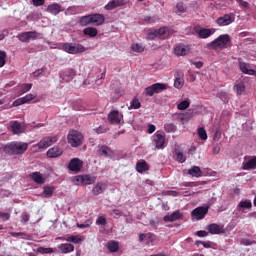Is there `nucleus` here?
<instances>
[{"label":"nucleus","instance_id":"58836bf2","mask_svg":"<svg viewBox=\"0 0 256 256\" xmlns=\"http://www.w3.org/2000/svg\"><path fill=\"white\" fill-rule=\"evenodd\" d=\"M175 155H176V161H178V163H185L186 161V156L183 154V152L176 148L175 149Z\"/></svg>","mask_w":256,"mask_h":256},{"label":"nucleus","instance_id":"338daca9","mask_svg":"<svg viewBox=\"0 0 256 256\" xmlns=\"http://www.w3.org/2000/svg\"><path fill=\"white\" fill-rule=\"evenodd\" d=\"M45 0H33V5L35 7H41L42 5H44Z\"/></svg>","mask_w":256,"mask_h":256},{"label":"nucleus","instance_id":"f03ea898","mask_svg":"<svg viewBox=\"0 0 256 256\" xmlns=\"http://www.w3.org/2000/svg\"><path fill=\"white\" fill-rule=\"evenodd\" d=\"M62 50L68 54L76 55L81 54L86 51V48L82 44H73V43H63Z\"/></svg>","mask_w":256,"mask_h":256},{"label":"nucleus","instance_id":"0e129e2a","mask_svg":"<svg viewBox=\"0 0 256 256\" xmlns=\"http://www.w3.org/2000/svg\"><path fill=\"white\" fill-rule=\"evenodd\" d=\"M23 104H25V101L22 97V98H19V99L15 100L14 103H13V106L17 107V106H20V105H23Z\"/></svg>","mask_w":256,"mask_h":256},{"label":"nucleus","instance_id":"4468645a","mask_svg":"<svg viewBox=\"0 0 256 256\" xmlns=\"http://www.w3.org/2000/svg\"><path fill=\"white\" fill-rule=\"evenodd\" d=\"M123 5H125L124 0H112L104 6V9L106 11H113V9H117V7H123Z\"/></svg>","mask_w":256,"mask_h":256},{"label":"nucleus","instance_id":"423d86ee","mask_svg":"<svg viewBox=\"0 0 256 256\" xmlns=\"http://www.w3.org/2000/svg\"><path fill=\"white\" fill-rule=\"evenodd\" d=\"M76 76V71L73 68H68L66 70L60 71L59 72V77L69 83L70 81H72L74 79V77Z\"/></svg>","mask_w":256,"mask_h":256},{"label":"nucleus","instance_id":"6e6d98bb","mask_svg":"<svg viewBox=\"0 0 256 256\" xmlns=\"http://www.w3.org/2000/svg\"><path fill=\"white\" fill-rule=\"evenodd\" d=\"M67 241L71 243L79 244L81 243V238H78V236H69Z\"/></svg>","mask_w":256,"mask_h":256},{"label":"nucleus","instance_id":"a18cd8bd","mask_svg":"<svg viewBox=\"0 0 256 256\" xmlns=\"http://www.w3.org/2000/svg\"><path fill=\"white\" fill-rule=\"evenodd\" d=\"M7 59V52L0 50V68L5 66Z\"/></svg>","mask_w":256,"mask_h":256},{"label":"nucleus","instance_id":"603ef678","mask_svg":"<svg viewBox=\"0 0 256 256\" xmlns=\"http://www.w3.org/2000/svg\"><path fill=\"white\" fill-rule=\"evenodd\" d=\"M110 216L115 219H119L122 216V212L119 209H114L110 212Z\"/></svg>","mask_w":256,"mask_h":256},{"label":"nucleus","instance_id":"a878e982","mask_svg":"<svg viewBox=\"0 0 256 256\" xmlns=\"http://www.w3.org/2000/svg\"><path fill=\"white\" fill-rule=\"evenodd\" d=\"M6 155H17L16 142L8 143L3 148Z\"/></svg>","mask_w":256,"mask_h":256},{"label":"nucleus","instance_id":"9d476101","mask_svg":"<svg viewBox=\"0 0 256 256\" xmlns=\"http://www.w3.org/2000/svg\"><path fill=\"white\" fill-rule=\"evenodd\" d=\"M183 217H184L183 213L180 212L179 210H176L171 214L165 215L163 217V221L166 223L175 222V221L183 219Z\"/></svg>","mask_w":256,"mask_h":256},{"label":"nucleus","instance_id":"473e14b6","mask_svg":"<svg viewBox=\"0 0 256 256\" xmlns=\"http://www.w3.org/2000/svg\"><path fill=\"white\" fill-rule=\"evenodd\" d=\"M238 209H240V211L243 212V209H247V210H251L252 209V202L249 199H245L240 201V203H238Z\"/></svg>","mask_w":256,"mask_h":256},{"label":"nucleus","instance_id":"2f4dec72","mask_svg":"<svg viewBox=\"0 0 256 256\" xmlns=\"http://www.w3.org/2000/svg\"><path fill=\"white\" fill-rule=\"evenodd\" d=\"M78 24H80V27H87L92 23V20H91V15H86V16H82L80 17V19L78 20Z\"/></svg>","mask_w":256,"mask_h":256},{"label":"nucleus","instance_id":"4d7b16f0","mask_svg":"<svg viewBox=\"0 0 256 256\" xmlns=\"http://www.w3.org/2000/svg\"><path fill=\"white\" fill-rule=\"evenodd\" d=\"M28 40H35L38 37V33L36 31H28L27 32Z\"/></svg>","mask_w":256,"mask_h":256},{"label":"nucleus","instance_id":"4c0bfd02","mask_svg":"<svg viewBox=\"0 0 256 256\" xmlns=\"http://www.w3.org/2000/svg\"><path fill=\"white\" fill-rule=\"evenodd\" d=\"M154 92L156 94H159L165 90H167V84H161V82H157L156 84H153Z\"/></svg>","mask_w":256,"mask_h":256},{"label":"nucleus","instance_id":"ea45409f","mask_svg":"<svg viewBox=\"0 0 256 256\" xmlns=\"http://www.w3.org/2000/svg\"><path fill=\"white\" fill-rule=\"evenodd\" d=\"M131 50L136 53H142L145 51V47L140 43H134L131 45Z\"/></svg>","mask_w":256,"mask_h":256},{"label":"nucleus","instance_id":"412c9836","mask_svg":"<svg viewBox=\"0 0 256 256\" xmlns=\"http://www.w3.org/2000/svg\"><path fill=\"white\" fill-rule=\"evenodd\" d=\"M90 18L92 21V24H94L95 26H101L105 23V17L103 14H90Z\"/></svg>","mask_w":256,"mask_h":256},{"label":"nucleus","instance_id":"7c9ffc66","mask_svg":"<svg viewBox=\"0 0 256 256\" xmlns=\"http://www.w3.org/2000/svg\"><path fill=\"white\" fill-rule=\"evenodd\" d=\"M188 174L194 178H200L202 177V170L199 166H193L188 170Z\"/></svg>","mask_w":256,"mask_h":256},{"label":"nucleus","instance_id":"e433bc0d","mask_svg":"<svg viewBox=\"0 0 256 256\" xmlns=\"http://www.w3.org/2000/svg\"><path fill=\"white\" fill-rule=\"evenodd\" d=\"M107 248L109 252L115 253L119 251V242L112 240L111 242L107 243Z\"/></svg>","mask_w":256,"mask_h":256},{"label":"nucleus","instance_id":"de8ad7c7","mask_svg":"<svg viewBox=\"0 0 256 256\" xmlns=\"http://www.w3.org/2000/svg\"><path fill=\"white\" fill-rule=\"evenodd\" d=\"M32 88V84H21L20 86V94H25L29 92Z\"/></svg>","mask_w":256,"mask_h":256},{"label":"nucleus","instance_id":"49530a36","mask_svg":"<svg viewBox=\"0 0 256 256\" xmlns=\"http://www.w3.org/2000/svg\"><path fill=\"white\" fill-rule=\"evenodd\" d=\"M18 40H20L22 43H29L28 33L23 32L21 34L17 35Z\"/></svg>","mask_w":256,"mask_h":256},{"label":"nucleus","instance_id":"5701e85b","mask_svg":"<svg viewBox=\"0 0 256 256\" xmlns=\"http://www.w3.org/2000/svg\"><path fill=\"white\" fill-rule=\"evenodd\" d=\"M154 142L156 144V149L165 148V136H163V134L157 133L154 135Z\"/></svg>","mask_w":256,"mask_h":256},{"label":"nucleus","instance_id":"bf43d9fd","mask_svg":"<svg viewBox=\"0 0 256 256\" xmlns=\"http://www.w3.org/2000/svg\"><path fill=\"white\" fill-rule=\"evenodd\" d=\"M46 70V67L37 69L33 72V76L34 77H40L42 75V73Z\"/></svg>","mask_w":256,"mask_h":256},{"label":"nucleus","instance_id":"f8f14e48","mask_svg":"<svg viewBox=\"0 0 256 256\" xmlns=\"http://www.w3.org/2000/svg\"><path fill=\"white\" fill-rule=\"evenodd\" d=\"M207 229L209 231L210 234L212 235H220V234H224L225 230H224V226L217 224V223H211L207 226Z\"/></svg>","mask_w":256,"mask_h":256},{"label":"nucleus","instance_id":"bb28decb","mask_svg":"<svg viewBox=\"0 0 256 256\" xmlns=\"http://www.w3.org/2000/svg\"><path fill=\"white\" fill-rule=\"evenodd\" d=\"M240 70L246 75L254 76L256 74V70L249 68V65L245 62H240Z\"/></svg>","mask_w":256,"mask_h":256},{"label":"nucleus","instance_id":"f3484780","mask_svg":"<svg viewBox=\"0 0 256 256\" xmlns=\"http://www.w3.org/2000/svg\"><path fill=\"white\" fill-rule=\"evenodd\" d=\"M242 170H256V156H252L247 162L242 163Z\"/></svg>","mask_w":256,"mask_h":256},{"label":"nucleus","instance_id":"1a4fd4ad","mask_svg":"<svg viewBox=\"0 0 256 256\" xmlns=\"http://www.w3.org/2000/svg\"><path fill=\"white\" fill-rule=\"evenodd\" d=\"M123 119V115L119 111L113 110L108 114V121L111 124L120 125Z\"/></svg>","mask_w":256,"mask_h":256},{"label":"nucleus","instance_id":"6ab92c4d","mask_svg":"<svg viewBox=\"0 0 256 256\" xmlns=\"http://www.w3.org/2000/svg\"><path fill=\"white\" fill-rule=\"evenodd\" d=\"M184 85V73L182 71H177L175 73L174 87L181 89Z\"/></svg>","mask_w":256,"mask_h":256},{"label":"nucleus","instance_id":"774afa93","mask_svg":"<svg viewBox=\"0 0 256 256\" xmlns=\"http://www.w3.org/2000/svg\"><path fill=\"white\" fill-rule=\"evenodd\" d=\"M31 150H32V152L36 153V152H39L40 150H42V148L39 146V143H38V144L33 145Z\"/></svg>","mask_w":256,"mask_h":256},{"label":"nucleus","instance_id":"f704fd0d","mask_svg":"<svg viewBox=\"0 0 256 256\" xmlns=\"http://www.w3.org/2000/svg\"><path fill=\"white\" fill-rule=\"evenodd\" d=\"M246 90V86L244 82H238V84H234V92L236 95H242Z\"/></svg>","mask_w":256,"mask_h":256},{"label":"nucleus","instance_id":"5fc2aeb1","mask_svg":"<svg viewBox=\"0 0 256 256\" xmlns=\"http://www.w3.org/2000/svg\"><path fill=\"white\" fill-rule=\"evenodd\" d=\"M189 106H190L189 101L185 100V101H182V102L177 106V108H178L179 110H186Z\"/></svg>","mask_w":256,"mask_h":256},{"label":"nucleus","instance_id":"c85d7f7f","mask_svg":"<svg viewBox=\"0 0 256 256\" xmlns=\"http://www.w3.org/2000/svg\"><path fill=\"white\" fill-rule=\"evenodd\" d=\"M30 178L38 185H43L45 183V179L42 177L40 172H33L30 174Z\"/></svg>","mask_w":256,"mask_h":256},{"label":"nucleus","instance_id":"052dcab7","mask_svg":"<svg viewBox=\"0 0 256 256\" xmlns=\"http://www.w3.org/2000/svg\"><path fill=\"white\" fill-rule=\"evenodd\" d=\"M108 131V128L105 126H100L98 128L95 129V132L97 134H102V133H106Z\"/></svg>","mask_w":256,"mask_h":256},{"label":"nucleus","instance_id":"864d4df0","mask_svg":"<svg viewBox=\"0 0 256 256\" xmlns=\"http://www.w3.org/2000/svg\"><path fill=\"white\" fill-rule=\"evenodd\" d=\"M157 38H158V35H157V30L156 29L153 30V31L148 32V34H147V39L148 40H155Z\"/></svg>","mask_w":256,"mask_h":256},{"label":"nucleus","instance_id":"c03bdc74","mask_svg":"<svg viewBox=\"0 0 256 256\" xmlns=\"http://www.w3.org/2000/svg\"><path fill=\"white\" fill-rule=\"evenodd\" d=\"M145 240L146 245H150V243L155 242V234H153L152 232H148L147 234H145Z\"/></svg>","mask_w":256,"mask_h":256},{"label":"nucleus","instance_id":"a19ab883","mask_svg":"<svg viewBox=\"0 0 256 256\" xmlns=\"http://www.w3.org/2000/svg\"><path fill=\"white\" fill-rule=\"evenodd\" d=\"M54 190H55L54 187L45 186L44 191H43L45 198H51L52 195H53Z\"/></svg>","mask_w":256,"mask_h":256},{"label":"nucleus","instance_id":"7ed1b4c3","mask_svg":"<svg viewBox=\"0 0 256 256\" xmlns=\"http://www.w3.org/2000/svg\"><path fill=\"white\" fill-rule=\"evenodd\" d=\"M68 143L74 147L77 148L83 144L84 136L81 132L76 130H71L68 134Z\"/></svg>","mask_w":256,"mask_h":256},{"label":"nucleus","instance_id":"6e6552de","mask_svg":"<svg viewBox=\"0 0 256 256\" xmlns=\"http://www.w3.org/2000/svg\"><path fill=\"white\" fill-rule=\"evenodd\" d=\"M196 33L200 39H208L216 33L215 28H200L196 29Z\"/></svg>","mask_w":256,"mask_h":256},{"label":"nucleus","instance_id":"c9c22d12","mask_svg":"<svg viewBox=\"0 0 256 256\" xmlns=\"http://www.w3.org/2000/svg\"><path fill=\"white\" fill-rule=\"evenodd\" d=\"M10 127H11L13 134L19 135L23 132L21 124L18 121H14Z\"/></svg>","mask_w":256,"mask_h":256},{"label":"nucleus","instance_id":"b1692460","mask_svg":"<svg viewBox=\"0 0 256 256\" xmlns=\"http://www.w3.org/2000/svg\"><path fill=\"white\" fill-rule=\"evenodd\" d=\"M98 153H99V155H103L104 157H113L114 156V152L112 151V149L106 145L100 146L98 149Z\"/></svg>","mask_w":256,"mask_h":256},{"label":"nucleus","instance_id":"aec40b11","mask_svg":"<svg viewBox=\"0 0 256 256\" xmlns=\"http://www.w3.org/2000/svg\"><path fill=\"white\" fill-rule=\"evenodd\" d=\"M150 170V165L145 160H140L136 163V171L139 174H143Z\"/></svg>","mask_w":256,"mask_h":256},{"label":"nucleus","instance_id":"2eb2a0df","mask_svg":"<svg viewBox=\"0 0 256 256\" xmlns=\"http://www.w3.org/2000/svg\"><path fill=\"white\" fill-rule=\"evenodd\" d=\"M46 11L48 13H51V15L53 16H58L59 13H62V11H64V9L62 8V6L58 3H53V4H50Z\"/></svg>","mask_w":256,"mask_h":256},{"label":"nucleus","instance_id":"09e8293b","mask_svg":"<svg viewBox=\"0 0 256 256\" xmlns=\"http://www.w3.org/2000/svg\"><path fill=\"white\" fill-rule=\"evenodd\" d=\"M198 135L201 140H206L208 138L207 132L203 127L198 128Z\"/></svg>","mask_w":256,"mask_h":256},{"label":"nucleus","instance_id":"ddd939ff","mask_svg":"<svg viewBox=\"0 0 256 256\" xmlns=\"http://www.w3.org/2000/svg\"><path fill=\"white\" fill-rule=\"evenodd\" d=\"M107 187H108L107 183L97 182L92 188V194L94 196H99L106 191Z\"/></svg>","mask_w":256,"mask_h":256},{"label":"nucleus","instance_id":"79ce46f5","mask_svg":"<svg viewBox=\"0 0 256 256\" xmlns=\"http://www.w3.org/2000/svg\"><path fill=\"white\" fill-rule=\"evenodd\" d=\"M144 94H145V96H148V97L154 96L156 94L154 84L145 88Z\"/></svg>","mask_w":256,"mask_h":256},{"label":"nucleus","instance_id":"393cba45","mask_svg":"<svg viewBox=\"0 0 256 256\" xmlns=\"http://www.w3.org/2000/svg\"><path fill=\"white\" fill-rule=\"evenodd\" d=\"M156 34L158 36V39L165 40L169 38L170 31L168 27H161L159 29H156Z\"/></svg>","mask_w":256,"mask_h":256},{"label":"nucleus","instance_id":"cd10ccee","mask_svg":"<svg viewBox=\"0 0 256 256\" xmlns=\"http://www.w3.org/2000/svg\"><path fill=\"white\" fill-rule=\"evenodd\" d=\"M84 33V36H88L90 38H95L98 35V29L95 27H86L82 31Z\"/></svg>","mask_w":256,"mask_h":256},{"label":"nucleus","instance_id":"0eeeda50","mask_svg":"<svg viewBox=\"0 0 256 256\" xmlns=\"http://www.w3.org/2000/svg\"><path fill=\"white\" fill-rule=\"evenodd\" d=\"M234 22V15L233 14H225L222 17H219L216 20V23L218 24V26L220 27H226L231 25Z\"/></svg>","mask_w":256,"mask_h":256},{"label":"nucleus","instance_id":"dca6fc26","mask_svg":"<svg viewBox=\"0 0 256 256\" xmlns=\"http://www.w3.org/2000/svg\"><path fill=\"white\" fill-rule=\"evenodd\" d=\"M62 154H63V150L58 146L50 148L47 151V157L49 159H56L57 157H61Z\"/></svg>","mask_w":256,"mask_h":256},{"label":"nucleus","instance_id":"9b49d317","mask_svg":"<svg viewBox=\"0 0 256 256\" xmlns=\"http://www.w3.org/2000/svg\"><path fill=\"white\" fill-rule=\"evenodd\" d=\"M82 166L83 162L79 158H73L68 165V169L71 172L79 173L82 169Z\"/></svg>","mask_w":256,"mask_h":256},{"label":"nucleus","instance_id":"4be33fe9","mask_svg":"<svg viewBox=\"0 0 256 256\" xmlns=\"http://www.w3.org/2000/svg\"><path fill=\"white\" fill-rule=\"evenodd\" d=\"M174 53L176 56H186L189 53V48L184 44L175 46Z\"/></svg>","mask_w":256,"mask_h":256},{"label":"nucleus","instance_id":"f257e3e1","mask_svg":"<svg viewBox=\"0 0 256 256\" xmlns=\"http://www.w3.org/2000/svg\"><path fill=\"white\" fill-rule=\"evenodd\" d=\"M209 47L212 49H227L231 47V36L229 34H222L210 42Z\"/></svg>","mask_w":256,"mask_h":256},{"label":"nucleus","instance_id":"c756f323","mask_svg":"<svg viewBox=\"0 0 256 256\" xmlns=\"http://www.w3.org/2000/svg\"><path fill=\"white\" fill-rule=\"evenodd\" d=\"M15 146H16V155H23V153H25V151L28 149L27 143L15 142Z\"/></svg>","mask_w":256,"mask_h":256},{"label":"nucleus","instance_id":"39448f33","mask_svg":"<svg viewBox=\"0 0 256 256\" xmlns=\"http://www.w3.org/2000/svg\"><path fill=\"white\" fill-rule=\"evenodd\" d=\"M209 212V207L208 206H199L195 209L192 210L191 216L194 218L196 221L202 220L205 218V216Z\"/></svg>","mask_w":256,"mask_h":256},{"label":"nucleus","instance_id":"e2e57ef3","mask_svg":"<svg viewBox=\"0 0 256 256\" xmlns=\"http://www.w3.org/2000/svg\"><path fill=\"white\" fill-rule=\"evenodd\" d=\"M34 98H35L34 95L28 94L25 97H23V101H24V103H28V102L32 101Z\"/></svg>","mask_w":256,"mask_h":256},{"label":"nucleus","instance_id":"8fccbe9b","mask_svg":"<svg viewBox=\"0 0 256 256\" xmlns=\"http://www.w3.org/2000/svg\"><path fill=\"white\" fill-rule=\"evenodd\" d=\"M157 20L158 19L155 16H146V17H144V22L146 24H155L157 22Z\"/></svg>","mask_w":256,"mask_h":256},{"label":"nucleus","instance_id":"13d9d810","mask_svg":"<svg viewBox=\"0 0 256 256\" xmlns=\"http://www.w3.org/2000/svg\"><path fill=\"white\" fill-rule=\"evenodd\" d=\"M164 128L167 132H175L176 131V126H174L173 124H166L164 126Z\"/></svg>","mask_w":256,"mask_h":256},{"label":"nucleus","instance_id":"680f3d73","mask_svg":"<svg viewBox=\"0 0 256 256\" xmlns=\"http://www.w3.org/2000/svg\"><path fill=\"white\" fill-rule=\"evenodd\" d=\"M38 251L42 254H51L54 252L51 248H40Z\"/></svg>","mask_w":256,"mask_h":256},{"label":"nucleus","instance_id":"3c124183","mask_svg":"<svg viewBox=\"0 0 256 256\" xmlns=\"http://www.w3.org/2000/svg\"><path fill=\"white\" fill-rule=\"evenodd\" d=\"M107 224V219L105 216H99L96 219V225H101V226H105Z\"/></svg>","mask_w":256,"mask_h":256},{"label":"nucleus","instance_id":"20e7f679","mask_svg":"<svg viewBox=\"0 0 256 256\" xmlns=\"http://www.w3.org/2000/svg\"><path fill=\"white\" fill-rule=\"evenodd\" d=\"M96 182V177L91 175H78L74 178V184L76 186H89Z\"/></svg>","mask_w":256,"mask_h":256},{"label":"nucleus","instance_id":"a211bd4d","mask_svg":"<svg viewBox=\"0 0 256 256\" xmlns=\"http://www.w3.org/2000/svg\"><path fill=\"white\" fill-rule=\"evenodd\" d=\"M57 141V137L53 136V137H44L38 144L39 146L43 149L48 148L49 146H51L53 143H55Z\"/></svg>","mask_w":256,"mask_h":256},{"label":"nucleus","instance_id":"69168bd1","mask_svg":"<svg viewBox=\"0 0 256 256\" xmlns=\"http://www.w3.org/2000/svg\"><path fill=\"white\" fill-rule=\"evenodd\" d=\"M176 7L180 13H185L186 8L183 6L182 2L177 3Z\"/></svg>","mask_w":256,"mask_h":256},{"label":"nucleus","instance_id":"72a5a7b5","mask_svg":"<svg viewBox=\"0 0 256 256\" xmlns=\"http://www.w3.org/2000/svg\"><path fill=\"white\" fill-rule=\"evenodd\" d=\"M58 249L63 253V254H68L74 251L75 247L72 244H61Z\"/></svg>","mask_w":256,"mask_h":256},{"label":"nucleus","instance_id":"37998d69","mask_svg":"<svg viewBox=\"0 0 256 256\" xmlns=\"http://www.w3.org/2000/svg\"><path fill=\"white\" fill-rule=\"evenodd\" d=\"M142 107V104L139 99L134 98L131 103L129 109H139Z\"/></svg>","mask_w":256,"mask_h":256}]
</instances>
